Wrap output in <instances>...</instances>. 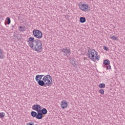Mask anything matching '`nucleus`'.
<instances>
[{
	"mask_svg": "<svg viewBox=\"0 0 125 125\" xmlns=\"http://www.w3.org/2000/svg\"><path fill=\"white\" fill-rule=\"evenodd\" d=\"M29 46L33 49L34 51L42 52V43L39 39L35 40L34 37H29L27 41Z\"/></svg>",
	"mask_w": 125,
	"mask_h": 125,
	"instance_id": "obj_1",
	"label": "nucleus"
},
{
	"mask_svg": "<svg viewBox=\"0 0 125 125\" xmlns=\"http://www.w3.org/2000/svg\"><path fill=\"white\" fill-rule=\"evenodd\" d=\"M80 23H84L85 22V21H86V20L85 19V18L83 17H81L80 18V20H79Z\"/></svg>",
	"mask_w": 125,
	"mask_h": 125,
	"instance_id": "obj_15",
	"label": "nucleus"
},
{
	"mask_svg": "<svg viewBox=\"0 0 125 125\" xmlns=\"http://www.w3.org/2000/svg\"><path fill=\"white\" fill-rule=\"evenodd\" d=\"M94 57H95L94 60H97V61L99 60V58H100V56L99 55L98 56V53L97 52H95Z\"/></svg>",
	"mask_w": 125,
	"mask_h": 125,
	"instance_id": "obj_14",
	"label": "nucleus"
},
{
	"mask_svg": "<svg viewBox=\"0 0 125 125\" xmlns=\"http://www.w3.org/2000/svg\"><path fill=\"white\" fill-rule=\"evenodd\" d=\"M100 88H105V86H106V84L105 83H100L99 85Z\"/></svg>",
	"mask_w": 125,
	"mask_h": 125,
	"instance_id": "obj_17",
	"label": "nucleus"
},
{
	"mask_svg": "<svg viewBox=\"0 0 125 125\" xmlns=\"http://www.w3.org/2000/svg\"><path fill=\"white\" fill-rule=\"evenodd\" d=\"M110 39L111 40H112L113 41H118V37H116L115 36H112L110 37Z\"/></svg>",
	"mask_w": 125,
	"mask_h": 125,
	"instance_id": "obj_19",
	"label": "nucleus"
},
{
	"mask_svg": "<svg viewBox=\"0 0 125 125\" xmlns=\"http://www.w3.org/2000/svg\"><path fill=\"white\" fill-rule=\"evenodd\" d=\"M60 51L63 56H68V55H70L71 54V50L67 47L61 49Z\"/></svg>",
	"mask_w": 125,
	"mask_h": 125,
	"instance_id": "obj_4",
	"label": "nucleus"
},
{
	"mask_svg": "<svg viewBox=\"0 0 125 125\" xmlns=\"http://www.w3.org/2000/svg\"><path fill=\"white\" fill-rule=\"evenodd\" d=\"M14 36L15 38H16V39H17V40H20L21 35L14 34Z\"/></svg>",
	"mask_w": 125,
	"mask_h": 125,
	"instance_id": "obj_16",
	"label": "nucleus"
},
{
	"mask_svg": "<svg viewBox=\"0 0 125 125\" xmlns=\"http://www.w3.org/2000/svg\"><path fill=\"white\" fill-rule=\"evenodd\" d=\"M43 77H44V75H37L35 77L36 82H38V84L41 86H42V84L43 83V79L42 80Z\"/></svg>",
	"mask_w": 125,
	"mask_h": 125,
	"instance_id": "obj_5",
	"label": "nucleus"
},
{
	"mask_svg": "<svg viewBox=\"0 0 125 125\" xmlns=\"http://www.w3.org/2000/svg\"><path fill=\"white\" fill-rule=\"evenodd\" d=\"M30 115L32 116V117H33V118H36V119H38V120H41L39 112L37 113L36 111H31Z\"/></svg>",
	"mask_w": 125,
	"mask_h": 125,
	"instance_id": "obj_9",
	"label": "nucleus"
},
{
	"mask_svg": "<svg viewBox=\"0 0 125 125\" xmlns=\"http://www.w3.org/2000/svg\"><path fill=\"white\" fill-rule=\"evenodd\" d=\"M104 50H106V51H108V50H109V49L108 48V47H107L106 46H104Z\"/></svg>",
	"mask_w": 125,
	"mask_h": 125,
	"instance_id": "obj_24",
	"label": "nucleus"
},
{
	"mask_svg": "<svg viewBox=\"0 0 125 125\" xmlns=\"http://www.w3.org/2000/svg\"><path fill=\"white\" fill-rule=\"evenodd\" d=\"M104 66H108L110 65V61L109 60H104L103 62Z\"/></svg>",
	"mask_w": 125,
	"mask_h": 125,
	"instance_id": "obj_13",
	"label": "nucleus"
},
{
	"mask_svg": "<svg viewBox=\"0 0 125 125\" xmlns=\"http://www.w3.org/2000/svg\"><path fill=\"white\" fill-rule=\"evenodd\" d=\"M61 106L62 109H66L68 107V103L65 100H62L61 102Z\"/></svg>",
	"mask_w": 125,
	"mask_h": 125,
	"instance_id": "obj_12",
	"label": "nucleus"
},
{
	"mask_svg": "<svg viewBox=\"0 0 125 125\" xmlns=\"http://www.w3.org/2000/svg\"><path fill=\"white\" fill-rule=\"evenodd\" d=\"M4 116H5V114L3 112L0 113V119H2L4 118Z\"/></svg>",
	"mask_w": 125,
	"mask_h": 125,
	"instance_id": "obj_22",
	"label": "nucleus"
},
{
	"mask_svg": "<svg viewBox=\"0 0 125 125\" xmlns=\"http://www.w3.org/2000/svg\"><path fill=\"white\" fill-rule=\"evenodd\" d=\"M69 60L70 61V64L74 67V68H77L78 65V62L74 58H70Z\"/></svg>",
	"mask_w": 125,
	"mask_h": 125,
	"instance_id": "obj_11",
	"label": "nucleus"
},
{
	"mask_svg": "<svg viewBox=\"0 0 125 125\" xmlns=\"http://www.w3.org/2000/svg\"><path fill=\"white\" fill-rule=\"evenodd\" d=\"M103 67H104V68H106L107 70H112V67H111V65H110V64H109L108 66L106 65V66L103 65Z\"/></svg>",
	"mask_w": 125,
	"mask_h": 125,
	"instance_id": "obj_18",
	"label": "nucleus"
},
{
	"mask_svg": "<svg viewBox=\"0 0 125 125\" xmlns=\"http://www.w3.org/2000/svg\"><path fill=\"white\" fill-rule=\"evenodd\" d=\"M99 92L101 94H104V90L103 89H101L99 90Z\"/></svg>",
	"mask_w": 125,
	"mask_h": 125,
	"instance_id": "obj_23",
	"label": "nucleus"
},
{
	"mask_svg": "<svg viewBox=\"0 0 125 125\" xmlns=\"http://www.w3.org/2000/svg\"><path fill=\"white\" fill-rule=\"evenodd\" d=\"M43 83H42L41 86H51L52 85V77L50 75H45L43 77Z\"/></svg>",
	"mask_w": 125,
	"mask_h": 125,
	"instance_id": "obj_2",
	"label": "nucleus"
},
{
	"mask_svg": "<svg viewBox=\"0 0 125 125\" xmlns=\"http://www.w3.org/2000/svg\"><path fill=\"white\" fill-rule=\"evenodd\" d=\"M97 52V51H95L94 49H91L89 48L88 50V52L87 53V56H88V58H89L92 61H94V56H95V53Z\"/></svg>",
	"mask_w": 125,
	"mask_h": 125,
	"instance_id": "obj_3",
	"label": "nucleus"
},
{
	"mask_svg": "<svg viewBox=\"0 0 125 125\" xmlns=\"http://www.w3.org/2000/svg\"><path fill=\"white\" fill-rule=\"evenodd\" d=\"M20 32H24L25 31V26H20V29H19Z\"/></svg>",
	"mask_w": 125,
	"mask_h": 125,
	"instance_id": "obj_20",
	"label": "nucleus"
},
{
	"mask_svg": "<svg viewBox=\"0 0 125 125\" xmlns=\"http://www.w3.org/2000/svg\"><path fill=\"white\" fill-rule=\"evenodd\" d=\"M79 8L82 11H88L90 10V7L88 6V4H81V5H79Z\"/></svg>",
	"mask_w": 125,
	"mask_h": 125,
	"instance_id": "obj_7",
	"label": "nucleus"
},
{
	"mask_svg": "<svg viewBox=\"0 0 125 125\" xmlns=\"http://www.w3.org/2000/svg\"><path fill=\"white\" fill-rule=\"evenodd\" d=\"M39 115L40 116V118L42 119L43 118V115H46L47 114V110L45 108H43L40 109V112H39Z\"/></svg>",
	"mask_w": 125,
	"mask_h": 125,
	"instance_id": "obj_8",
	"label": "nucleus"
},
{
	"mask_svg": "<svg viewBox=\"0 0 125 125\" xmlns=\"http://www.w3.org/2000/svg\"><path fill=\"white\" fill-rule=\"evenodd\" d=\"M33 36L37 39H42V33L39 30H34L33 31Z\"/></svg>",
	"mask_w": 125,
	"mask_h": 125,
	"instance_id": "obj_6",
	"label": "nucleus"
},
{
	"mask_svg": "<svg viewBox=\"0 0 125 125\" xmlns=\"http://www.w3.org/2000/svg\"><path fill=\"white\" fill-rule=\"evenodd\" d=\"M2 57V51H1V49L0 48V59Z\"/></svg>",
	"mask_w": 125,
	"mask_h": 125,
	"instance_id": "obj_25",
	"label": "nucleus"
},
{
	"mask_svg": "<svg viewBox=\"0 0 125 125\" xmlns=\"http://www.w3.org/2000/svg\"><path fill=\"white\" fill-rule=\"evenodd\" d=\"M42 109V107L40 105V104H34L32 106V109L34 110V111H36L37 113H39Z\"/></svg>",
	"mask_w": 125,
	"mask_h": 125,
	"instance_id": "obj_10",
	"label": "nucleus"
},
{
	"mask_svg": "<svg viewBox=\"0 0 125 125\" xmlns=\"http://www.w3.org/2000/svg\"><path fill=\"white\" fill-rule=\"evenodd\" d=\"M6 21L7 22V24L9 25L10 24V23H11V21L10 20V18H9V17H7L6 19Z\"/></svg>",
	"mask_w": 125,
	"mask_h": 125,
	"instance_id": "obj_21",
	"label": "nucleus"
}]
</instances>
